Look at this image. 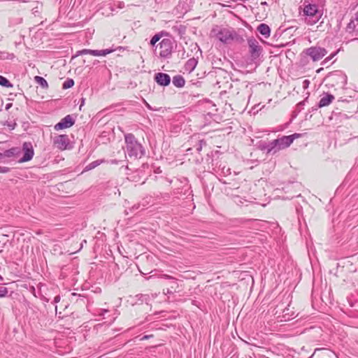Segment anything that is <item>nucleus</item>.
<instances>
[{
  "mask_svg": "<svg viewBox=\"0 0 358 358\" xmlns=\"http://www.w3.org/2000/svg\"><path fill=\"white\" fill-rule=\"evenodd\" d=\"M124 141L126 143V152L129 158L137 159L145 155V150L143 146L138 141L133 134H124Z\"/></svg>",
  "mask_w": 358,
  "mask_h": 358,
  "instance_id": "obj_1",
  "label": "nucleus"
},
{
  "mask_svg": "<svg viewBox=\"0 0 358 358\" xmlns=\"http://www.w3.org/2000/svg\"><path fill=\"white\" fill-rule=\"evenodd\" d=\"M299 134H294L290 136H284L271 141L267 145V152L275 153L278 151L289 147Z\"/></svg>",
  "mask_w": 358,
  "mask_h": 358,
  "instance_id": "obj_2",
  "label": "nucleus"
},
{
  "mask_svg": "<svg viewBox=\"0 0 358 358\" xmlns=\"http://www.w3.org/2000/svg\"><path fill=\"white\" fill-rule=\"evenodd\" d=\"M162 278L166 280V288L164 289V293L167 296L169 301H176L178 299L179 294L177 289L178 288V278L169 274H163Z\"/></svg>",
  "mask_w": 358,
  "mask_h": 358,
  "instance_id": "obj_3",
  "label": "nucleus"
},
{
  "mask_svg": "<svg viewBox=\"0 0 358 358\" xmlns=\"http://www.w3.org/2000/svg\"><path fill=\"white\" fill-rule=\"evenodd\" d=\"M322 9L320 8V6L314 2V0H310V2L306 1L304 3V15L310 17H315L311 22H317L322 15Z\"/></svg>",
  "mask_w": 358,
  "mask_h": 358,
  "instance_id": "obj_4",
  "label": "nucleus"
},
{
  "mask_svg": "<svg viewBox=\"0 0 358 358\" xmlns=\"http://www.w3.org/2000/svg\"><path fill=\"white\" fill-rule=\"evenodd\" d=\"M327 79L329 82V85L332 87H338L343 88L347 83V76L345 74L341 71H335L331 73Z\"/></svg>",
  "mask_w": 358,
  "mask_h": 358,
  "instance_id": "obj_5",
  "label": "nucleus"
},
{
  "mask_svg": "<svg viewBox=\"0 0 358 358\" xmlns=\"http://www.w3.org/2000/svg\"><path fill=\"white\" fill-rule=\"evenodd\" d=\"M173 41L171 38H164L162 41L156 46V48L159 49V56L161 58H169L172 53L173 50Z\"/></svg>",
  "mask_w": 358,
  "mask_h": 358,
  "instance_id": "obj_6",
  "label": "nucleus"
},
{
  "mask_svg": "<svg viewBox=\"0 0 358 358\" xmlns=\"http://www.w3.org/2000/svg\"><path fill=\"white\" fill-rule=\"evenodd\" d=\"M22 150L23 152V156L18 160V162H27L32 159L34 155V150L31 142H24L22 144Z\"/></svg>",
  "mask_w": 358,
  "mask_h": 358,
  "instance_id": "obj_7",
  "label": "nucleus"
},
{
  "mask_svg": "<svg viewBox=\"0 0 358 358\" xmlns=\"http://www.w3.org/2000/svg\"><path fill=\"white\" fill-rule=\"evenodd\" d=\"M303 52L310 56L314 62H316L322 59L327 53V51L323 48L311 47L306 49Z\"/></svg>",
  "mask_w": 358,
  "mask_h": 358,
  "instance_id": "obj_8",
  "label": "nucleus"
},
{
  "mask_svg": "<svg viewBox=\"0 0 358 358\" xmlns=\"http://www.w3.org/2000/svg\"><path fill=\"white\" fill-rule=\"evenodd\" d=\"M248 45L251 57L254 59L258 58L262 51V48L259 45L258 41L254 38H249L248 39Z\"/></svg>",
  "mask_w": 358,
  "mask_h": 358,
  "instance_id": "obj_9",
  "label": "nucleus"
},
{
  "mask_svg": "<svg viewBox=\"0 0 358 358\" xmlns=\"http://www.w3.org/2000/svg\"><path fill=\"white\" fill-rule=\"evenodd\" d=\"M75 119L71 115H67L57 123L54 128L57 131L62 130L70 128L75 124Z\"/></svg>",
  "mask_w": 358,
  "mask_h": 358,
  "instance_id": "obj_10",
  "label": "nucleus"
},
{
  "mask_svg": "<svg viewBox=\"0 0 358 358\" xmlns=\"http://www.w3.org/2000/svg\"><path fill=\"white\" fill-rule=\"evenodd\" d=\"M53 142L58 149L64 150L68 148L70 141L67 135L60 134L54 138Z\"/></svg>",
  "mask_w": 358,
  "mask_h": 358,
  "instance_id": "obj_11",
  "label": "nucleus"
},
{
  "mask_svg": "<svg viewBox=\"0 0 358 358\" xmlns=\"http://www.w3.org/2000/svg\"><path fill=\"white\" fill-rule=\"evenodd\" d=\"M236 36V35L234 32L227 29H222L217 34V38L224 43H229Z\"/></svg>",
  "mask_w": 358,
  "mask_h": 358,
  "instance_id": "obj_12",
  "label": "nucleus"
},
{
  "mask_svg": "<svg viewBox=\"0 0 358 358\" xmlns=\"http://www.w3.org/2000/svg\"><path fill=\"white\" fill-rule=\"evenodd\" d=\"M155 80L159 85L166 87L170 84L171 78L167 73L159 72L155 73Z\"/></svg>",
  "mask_w": 358,
  "mask_h": 358,
  "instance_id": "obj_13",
  "label": "nucleus"
},
{
  "mask_svg": "<svg viewBox=\"0 0 358 358\" xmlns=\"http://www.w3.org/2000/svg\"><path fill=\"white\" fill-rule=\"evenodd\" d=\"M21 149L18 147H13L8 150H6L3 152V157H17L21 154Z\"/></svg>",
  "mask_w": 358,
  "mask_h": 358,
  "instance_id": "obj_14",
  "label": "nucleus"
},
{
  "mask_svg": "<svg viewBox=\"0 0 358 358\" xmlns=\"http://www.w3.org/2000/svg\"><path fill=\"white\" fill-rule=\"evenodd\" d=\"M334 99L335 98L332 94H326L320 99L319 102V107L322 108L329 106L333 101V100H334Z\"/></svg>",
  "mask_w": 358,
  "mask_h": 358,
  "instance_id": "obj_15",
  "label": "nucleus"
},
{
  "mask_svg": "<svg viewBox=\"0 0 358 358\" xmlns=\"http://www.w3.org/2000/svg\"><path fill=\"white\" fill-rule=\"evenodd\" d=\"M257 31L265 38L270 36L271 29L266 24H260L257 27Z\"/></svg>",
  "mask_w": 358,
  "mask_h": 358,
  "instance_id": "obj_16",
  "label": "nucleus"
},
{
  "mask_svg": "<svg viewBox=\"0 0 358 358\" xmlns=\"http://www.w3.org/2000/svg\"><path fill=\"white\" fill-rule=\"evenodd\" d=\"M197 64V61L194 58L189 59L185 64L184 69L185 71L192 72Z\"/></svg>",
  "mask_w": 358,
  "mask_h": 358,
  "instance_id": "obj_17",
  "label": "nucleus"
},
{
  "mask_svg": "<svg viewBox=\"0 0 358 358\" xmlns=\"http://www.w3.org/2000/svg\"><path fill=\"white\" fill-rule=\"evenodd\" d=\"M35 82L38 84L43 89H47L48 87V83L47 80L39 76H36L34 77Z\"/></svg>",
  "mask_w": 358,
  "mask_h": 358,
  "instance_id": "obj_18",
  "label": "nucleus"
},
{
  "mask_svg": "<svg viewBox=\"0 0 358 358\" xmlns=\"http://www.w3.org/2000/svg\"><path fill=\"white\" fill-rule=\"evenodd\" d=\"M0 85L4 87H12L13 84L4 76L0 75Z\"/></svg>",
  "mask_w": 358,
  "mask_h": 358,
  "instance_id": "obj_19",
  "label": "nucleus"
},
{
  "mask_svg": "<svg viewBox=\"0 0 358 358\" xmlns=\"http://www.w3.org/2000/svg\"><path fill=\"white\" fill-rule=\"evenodd\" d=\"M101 162H102L101 160H95V161L90 163L88 165H87L86 167L85 168V171L92 170V169L96 168V166H98L99 165H100L101 164Z\"/></svg>",
  "mask_w": 358,
  "mask_h": 358,
  "instance_id": "obj_20",
  "label": "nucleus"
},
{
  "mask_svg": "<svg viewBox=\"0 0 358 358\" xmlns=\"http://www.w3.org/2000/svg\"><path fill=\"white\" fill-rule=\"evenodd\" d=\"M74 85V80L72 78H67L62 84V88L64 90L69 89Z\"/></svg>",
  "mask_w": 358,
  "mask_h": 358,
  "instance_id": "obj_21",
  "label": "nucleus"
},
{
  "mask_svg": "<svg viewBox=\"0 0 358 358\" xmlns=\"http://www.w3.org/2000/svg\"><path fill=\"white\" fill-rule=\"evenodd\" d=\"M61 300V296L60 295H57L54 297V299L53 301L51 302L52 304H55V313L56 315L59 314L60 315L61 314V312H59L58 313V306H57V303H59Z\"/></svg>",
  "mask_w": 358,
  "mask_h": 358,
  "instance_id": "obj_22",
  "label": "nucleus"
},
{
  "mask_svg": "<svg viewBox=\"0 0 358 358\" xmlns=\"http://www.w3.org/2000/svg\"><path fill=\"white\" fill-rule=\"evenodd\" d=\"M42 8V4L38 2L36 3V6L32 8V13L34 15H37L41 13V10Z\"/></svg>",
  "mask_w": 358,
  "mask_h": 358,
  "instance_id": "obj_23",
  "label": "nucleus"
},
{
  "mask_svg": "<svg viewBox=\"0 0 358 358\" xmlns=\"http://www.w3.org/2000/svg\"><path fill=\"white\" fill-rule=\"evenodd\" d=\"M92 50L90 49H83L81 50H78L74 57H78L83 55H91Z\"/></svg>",
  "mask_w": 358,
  "mask_h": 358,
  "instance_id": "obj_24",
  "label": "nucleus"
},
{
  "mask_svg": "<svg viewBox=\"0 0 358 358\" xmlns=\"http://www.w3.org/2000/svg\"><path fill=\"white\" fill-rule=\"evenodd\" d=\"M141 205L140 203L134 204L129 210L131 213H136L141 210Z\"/></svg>",
  "mask_w": 358,
  "mask_h": 358,
  "instance_id": "obj_25",
  "label": "nucleus"
},
{
  "mask_svg": "<svg viewBox=\"0 0 358 358\" xmlns=\"http://www.w3.org/2000/svg\"><path fill=\"white\" fill-rule=\"evenodd\" d=\"M115 50L113 48L100 50V56H106L110 53H112Z\"/></svg>",
  "mask_w": 358,
  "mask_h": 358,
  "instance_id": "obj_26",
  "label": "nucleus"
},
{
  "mask_svg": "<svg viewBox=\"0 0 358 358\" xmlns=\"http://www.w3.org/2000/svg\"><path fill=\"white\" fill-rule=\"evenodd\" d=\"M8 290L5 287H0V297H5L8 294Z\"/></svg>",
  "mask_w": 358,
  "mask_h": 358,
  "instance_id": "obj_27",
  "label": "nucleus"
},
{
  "mask_svg": "<svg viewBox=\"0 0 358 358\" xmlns=\"http://www.w3.org/2000/svg\"><path fill=\"white\" fill-rule=\"evenodd\" d=\"M164 35V32L162 31V32H159V33H157L155 34L153 36H152V39L154 41H156V42H158L161 38Z\"/></svg>",
  "mask_w": 358,
  "mask_h": 358,
  "instance_id": "obj_28",
  "label": "nucleus"
},
{
  "mask_svg": "<svg viewBox=\"0 0 358 358\" xmlns=\"http://www.w3.org/2000/svg\"><path fill=\"white\" fill-rule=\"evenodd\" d=\"M3 124L6 125L9 128L10 130H13L16 126L15 122H8V121H6Z\"/></svg>",
  "mask_w": 358,
  "mask_h": 358,
  "instance_id": "obj_29",
  "label": "nucleus"
},
{
  "mask_svg": "<svg viewBox=\"0 0 358 358\" xmlns=\"http://www.w3.org/2000/svg\"><path fill=\"white\" fill-rule=\"evenodd\" d=\"M173 84L176 87H179V83H180V81H179V75H176L175 76H173Z\"/></svg>",
  "mask_w": 358,
  "mask_h": 358,
  "instance_id": "obj_30",
  "label": "nucleus"
},
{
  "mask_svg": "<svg viewBox=\"0 0 358 358\" xmlns=\"http://www.w3.org/2000/svg\"><path fill=\"white\" fill-rule=\"evenodd\" d=\"M94 29H87V30L85 31V36L86 37L91 38V36L94 34Z\"/></svg>",
  "mask_w": 358,
  "mask_h": 358,
  "instance_id": "obj_31",
  "label": "nucleus"
},
{
  "mask_svg": "<svg viewBox=\"0 0 358 358\" xmlns=\"http://www.w3.org/2000/svg\"><path fill=\"white\" fill-rule=\"evenodd\" d=\"M9 171H10V169L8 167L0 166V173H6L9 172Z\"/></svg>",
  "mask_w": 358,
  "mask_h": 358,
  "instance_id": "obj_32",
  "label": "nucleus"
},
{
  "mask_svg": "<svg viewBox=\"0 0 358 358\" xmlns=\"http://www.w3.org/2000/svg\"><path fill=\"white\" fill-rule=\"evenodd\" d=\"M91 55L99 57L100 56V50H92Z\"/></svg>",
  "mask_w": 358,
  "mask_h": 358,
  "instance_id": "obj_33",
  "label": "nucleus"
},
{
  "mask_svg": "<svg viewBox=\"0 0 358 358\" xmlns=\"http://www.w3.org/2000/svg\"><path fill=\"white\" fill-rule=\"evenodd\" d=\"M310 85V81L308 80H304L302 83V86L303 89H307Z\"/></svg>",
  "mask_w": 358,
  "mask_h": 358,
  "instance_id": "obj_34",
  "label": "nucleus"
},
{
  "mask_svg": "<svg viewBox=\"0 0 358 358\" xmlns=\"http://www.w3.org/2000/svg\"><path fill=\"white\" fill-rule=\"evenodd\" d=\"M108 312V310H107V309H100L99 310L98 315L100 316H103L105 315V313H106Z\"/></svg>",
  "mask_w": 358,
  "mask_h": 358,
  "instance_id": "obj_35",
  "label": "nucleus"
},
{
  "mask_svg": "<svg viewBox=\"0 0 358 358\" xmlns=\"http://www.w3.org/2000/svg\"><path fill=\"white\" fill-rule=\"evenodd\" d=\"M336 55V52L333 53L330 57H327L323 62L326 63L328 61H330Z\"/></svg>",
  "mask_w": 358,
  "mask_h": 358,
  "instance_id": "obj_36",
  "label": "nucleus"
},
{
  "mask_svg": "<svg viewBox=\"0 0 358 358\" xmlns=\"http://www.w3.org/2000/svg\"><path fill=\"white\" fill-rule=\"evenodd\" d=\"M157 43V42H156V41H154L152 38H151L150 44L154 47Z\"/></svg>",
  "mask_w": 358,
  "mask_h": 358,
  "instance_id": "obj_37",
  "label": "nucleus"
},
{
  "mask_svg": "<svg viewBox=\"0 0 358 358\" xmlns=\"http://www.w3.org/2000/svg\"><path fill=\"white\" fill-rule=\"evenodd\" d=\"M41 300H43L45 302H47V303L49 302V301H50V299L48 298H47V297H45L44 296H42Z\"/></svg>",
  "mask_w": 358,
  "mask_h": 358,
  "instance_id": "obj_38",
  "label": "nucleus"
},
{
  "mask_svg": "<svg viewBox=\"0 0 358 358\" xmlns=\"http://www.w3.org/2000/svg\"><path fill=\"white\" fill-rule=\"evenodd\" d=\"M154 173H162V171H161L160 168L158 167V168L155 169Z\"/></svg>",
  "mask_w": 358,
  "mask_h": 358,
  "instance_id": "obj_39",
  "label": "nucleus"
},
{
  "mask_svg": "<svg viewBox=\"0 0 358 358\" xmlns=\"http://www.w3.org/2000/svg\"><path fill=\"white\" fill-rule=\"evenodd\" d=\"M180 87H181L185 85V80L182 77H180Z\"/></svg>",
  "mask_w": 358,
  "mask_h": 358,
  "instance_id": "obj_40",
  "label": "nucleus"
},
{
  "mask_svg": "<svg viewBox=\"0 0 358 358\" xmlns=\"http://www.w3.org/2000/svg\"><path fill=\"white\" fill-rule=\"evenodd\" d=\"M31 289H32V294H34V296L35 297H37L36 294V289L34 287H31Z\"/></svg>",
  "mask_w": 358,
  "mask_h": 358,
  "instance_id": "obj_41",
  "label": "nucleus"
},
{
  "mask_svg": "<svg viewBox=\"0 0 358 358\" xmlns=\"http://www.w3.org/2000/svg\"><path fill=\"white\" fill-rule=\"evenodd\" d=\"M151 336L150 335H145L143 336V337L141 338V340H146V339H148Z\"/></svg>",
  "mask_w": 358,
  "mask_h": 358,
  "instance_id": "obj_42",
  "label": "nucleus"
},
{
  "mask_svg": "<svg viewBox=\"0 0 358 358\" xmlns=\"http://www.w3.org/2000/svg\"><path fill=\"white\" fill-rule=\"evenodd\" d=\"M125 48L124 47H122V46H119L117 47L116 49H114L115 50H124Z\"/></svg>",
  "mask_w": 358,
  "mask_h": 358,
  "instance_id": "obj_43",
  "label": "nucleus"
},
{
  "mask_svg": "<svg viewBox=\"0 0 358 358\" xmlns=\"http://www.w3.org/2000/svg\"><path fill=\"white\" fill-rule=\"evenodd\" d=\"M12 106V103H7L6 106V109L8 110Z\"/></svg>",
  "mask_w": 358,
  "mask_h": 358,
  "instance_id": "obj_44",
  "label": "nucleus"
},
{
  "mask_svg": "<svg viewBox=\"0 0 358 358\" xmlns=\"http://www.w3.org/2000/svg\"><path fill=\"white\" fill-rule=\"evenodd\" d=\"M355 20L358 22V11L355 13Z\"/></svg>",
  "mask_w": 358,
  "mask_h": 358,
  "instance_id": "obj_45",
  "label": "nucleus"
},
{
  "mask_svg": "<svg viewBox=\"0 0 358 358\" xmlns=\"http://www.w3.org/2000/svg\"><path fill=\"white\" fill-rule=\"evenodd\" d=\"M84 103H85V99H82V100H81V104H80V108H81V106L84 104Z\"/></svg>",
  "mask_w": 358,
  "mask_h": 358,
  "instance_id": "obj_46",
  "label": "nucleus"
},
{
  "mask_svg": "<svg viewBox=\"0 0 358 358\" xmlns=\"http://www.w3.org/2000/svg\"><path fill=\"white\" fill-rule=\"evenodd\" d=\"M72 295H73V296H77V294H76V293H73V294H72ZM78 296H80V297H81V295H80V294H78ZM82 297H83V296H82Z\"/></svg>",
  "mask_w": 358,
  "mask_h": 358,
  "instance_id": "obj_47",
  "label": "nucleus"
},
{
  "mask_svg": "<svg viewBox=\"0 0 358 358\" xmlns=\"http://www.w3.org/2000/svg\"><path fill=\"white\" fill-rule=\"evenodd\" d=\"M166 180L169 183L171 184L172 182V180H169L167 178H166Z\"/></svg>",
  "mask_w": 358,
  "mask_h": 358,
  "instance_id": "obj_48",
  "label": "nucleus"
},
{
  "mask_svg": "<svg viewBox=\"0 0 358 358\" xmlns=\"http://www.w3.org/2000/svg\"><path fill=\"white\" fill-rule=\"evenodd\" d=\"M3 157V153L0 152V159Z\"/></svg>",
  "mask_w": 358,
  "mask_h": 358,
  "instance_id": "obj_49",
  "label": "nucleus"
},
{
  "mask_svg": "<svg viewBox=\"0 0 358 358\" xmlns=\"http://www.w3.org/2000/svg\"><path fill=\"white\" fill-rule=\"evenodd\" d=\"M125 213H126V215H129V213L127 209L125 210Z\"/></svg>",
  "mask_w": 358,
  "mask_h": 358,
  "instance_id": "obj_50",
  "label": "nucleus"
},
{
  "mask_svg": "<svg viewBox=\"0 0 358 358\" xmlns=\"http://www.w3.org/2000/svg\"><path fill=\"white\" fill-rule=\"evenodd\" d=\"M261 4H262V5H267L266 1L262 2Z\"/></svg>",
  "mask_w": 358,
  "mask_h": 358,
  "instance_id": "obj_51",
  "label": "nucleus"
},
{
  "mask_svg": "<svg viewBox=\"0 0 358 358\" xmlns=\"http://www.w3.org/2000/svg\"><path fill=\"white\" fill-rule=\"evenodd\" d=\"M124 3H120V7L122 8Z\"/></svg>",
  "mask_w": 358,
  "mask_h": 358,
  "instance_id": "obj_52",
  "label": "nucleus"
},
{
  "mask_svg": "<svg viewBox=\"0 0 358 358\" xmlns=\"http://www.w3.org/2000/svg\"><path fill=\"white\" fill-rule=\"evenodd\" d=\"M3 280V278L0 275V281Z\"/></svg>",
  "mask_w": 358,
  "mask_h": 358,
  "instance_id": "obj_53",
  "label": "nucleus"
}]
</instances>
